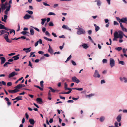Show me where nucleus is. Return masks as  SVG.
I'll return each mask as SVG.
<instances>
[{"instance_id":"1","label":"nucleus","mask_w":127,"mask_h":127,"mask_svg":"<svg viewBox=\"0 0 127 127\" xmlns=\"http://www.w3.org/2000/svg\"><path fill=\"white\" fill-rule=\"evenodd\" d=\"M123 32L121 31H119L118 32L115 31L114 34V38L113 39V40L114 41H117V39H122L123 37L122 34Z\"/></svg>"},{"instance_id":"2","label":"nucleus","mask_w":127,"mask_h":127,"mask_svg":"<svg viewBox=\"0 0 127 127\" xmlns=\"http://www.w3.org/2000/svg\"><path fill=\"white\" fill-rule=\"evenodd\" d=\"M4 38L5 39L6 42H7L10 43L12 42L11 40H15L16 39V37L14 38H11V39H9L8 37V35L6 34H4Z\"/></svg>"},{"instance_id":"3","label":"nucleus","mask_w":127,"mask_h":127,"mask_svg":"<svg viewBox=\"0 0 127 127\" xmlns=\"http://www.w3.org/2000/svg\"><path fill=\"white\" fill-rule=\"evenodd\" d=\"M8 4V3L6 2L5 3H1L0 4V6L2 12H3V11L5 10L6 8L7 5Z\"/></svg>"},{"instance_id":"4","label":"nucleus","mask_w":127,"mask_h":127,"mask_svg":"<svg viewBox=\"0 0 127 127\" xmlns=\"http://www.w3.org/2000/svg\"><path fill=\"white\" fill-rule=\"evenodd\" d=\"M79 30H78L77 32V34L79 35L85 34L86 33L85 31L82 28H80L79 26Z\"/></svg>"},{"instance_id":"5","label":"nucleus","mask_w":127,"mask_h":127,"mask_svg":"<svg viewBox=\"0 0 127 127\" xmlns=\"http://www.w3.org/2000/svg\"><path fill=\"white\" fill-rule=\"evenodd\" d=\"M110 65L111 68L113 67L115 65V61L112 58H110L109 59Z\"/></svg>"},{"instance_id":"6","label":"nucleus","mask_w":127,"mask_h":127,"mask_svg":"<svg viewBox=\"0 0 127 127\" xmlns=\"http://www.w3.org/2000/svg\"><path fill=\"white\" fill-rule=\"evenodd\" d=\"M72 80L73 82L78 84L80 81L76 77L74 76L72 77Z\"/></svg>"},{"instance_id":"7","label":"nucleus","mask_w":127,"mask_h":127,"mask_svg":"<svg viewBox=\"0 0 127 127\" xmlns=\"http://www.w3.org/2000/svg\"><path fill=\"white\" fill-rule=\"evenodd\" d=\"M93 76L95 78H99L100 77V75L99 74L97 70H95Z\"/></svg>"},{"instance_id":"8","label":"nucleus","mask_w":127,"mask_h":127,"mask_svg":"<svg viewBox=\"0 0 127 127\" xmlns=\"http://www.w3.org/2000/svg\"><path fill=\"white\" fill-rule=\"evenodd\" d=\"M121 23H124L126 24H127V18L126 17H123L121 19Z\"/></svg>"},{"instance_id":"9","label":"nucleus","mask_w":127,"mask_h":127,"mask_svg":"<svg viewBox=\"0 0 127 127\" xmlns=\"http://www.w3.org/2000/svg\"><path fill=\"white\" fill-rule=\"evenodd\" d=\"M62 28L63 29L68 30L70 31H71V29L69 28V27L67 25H64L62 26Z\"/></svg>"},{"instance_id":"10","label":"nucleus","mask_w":127,"mask_h":127,"mask_svg":"<svg viewBox=\"0 0 127 127\" xmlns=\"http://www.w3.org/2000/svg\"><path fill=\"white\" fill-rule=\"evenodd\" d=\"M122 115L121 114L118 115L116 118V120L118 122H120L121 119Z\"/></svg>"},{"instance_id":"11","label":"nucleus","mask_w":127,"mask_h":127,"mask_svg":"<svg viewBox=\"0 0 127 127\" xmlns=\"http://www.w3.org/2000/svg\"><path fill=\"white\" fill-rule=\"evenodd\" d=\"M0 59L1 60V64H4L6 61L4 57H0Z\"/></svg>"},{"instance_id":"12","label":"nucleus","mask_w":127,"mask_h":127,"mask_svg":"<svg viewBox=\"0 0 127 127\" xmlns=\"http://www.w3.org/2000/svg\"><path fill=\"white\" fill-rule=\"evenodd\" d=\"M31 17L30 15H29L27 14H26L23 17V18L25 19H30Z\"/></svg>"},{"instance_id":"13","label":"nucleus","mask_w":127,"mask_h":127,"mask_svg":"<svg viewBox=\"0 0 127 127\" xmlns=\"http://www.w3.org/2000/svg\"><path fill=\"white\" fill-rule=\"evenodd\" d=\"M19 54H18L17 55L15 56L12 57V59H14L13 60L16 61L19 58Z\"/></svg>"},{"instance_id":"14","label":"nucleus","mask_w":127,"mask_h":127,"mask_svg":"<svg viewBox=\"0 0 127 127\" xmlns=\"http://www.w3.org/2000/svg\"><path fill=\"white\" fill-rule=\"evenodd\" d=\"M8 91L9 93H15L17 92H18V91H16V89H15L13 90H8Z\"/></svg>"},{"instance_id":"15","label":"nucleus","mask_w":127,"mask_h":127,"mask_svg":"<svg viewBox=\"0 0 127 127\" xmlns=\"http://www.w3.org/2000/svg\"><path fill=\"white\" fill-rule=\"evenodd\" d=\"M48 45H49V48L48 49V51L50 53H51V54L52 53H53V49H52V48L50 46L49 44Z\"/></svg>"},{"instance_id":"16","label":"nucleus","mask_w":127,"mask_h":127,"mask_svg":"<svg viewBox=\"0 0 127 127\" xmlns=\"http://www.w3.org/2000/svg\"><path fill=\"white\" fill-rule=\"evenodd\" d=\"M105 119V117L104 116H101L99 118V121L101 122H102L104 121Z\"/></svg>"},{"instance_id":"17","label":"nucleus","mask_w":127,"mask_h":127,"mask_svg":"<svg viewBox=\"0 0 127 127\" xmlns=\"http://www.w3.org/2000/svg\"><path fill=\"white\" fill-rule=\"evenodd\" d=\"M94 26L95 27V31L96 32L98 31L99 30V29H100L99 27V26H97L96 25V24H94Z\"/></svg>"},{"instance_id":"18","label":"nucleus","mask_w":127,"mask_h":127,"mask_svg":"<svg viewBox=\"0 0 127 127\" xmlns=\"http://www.w3.org/2000/svg\"><path fill=\"white\" fill-rule=\"evenodd\" d=\"M95 2H97V5L98 6H100L101 4V2L99 0H96Z\"/></svg>"},{"instance_id":"19","label":"nucleus","mask_w":127,"mask_h":127,"mask_svg":"<svg viewBox=\"0 0 127 127\" xmlns=\"http://www.w3.org/2000/svg\"><path fill=\"white\" fill-rule=\"evenodd\" d=\"M36 101L39 103H41V102H42V99L40 98H37L36 99Z\"/></svg>"},{"instance_id":"20","label":"nucleus","mask_w":127,"mask_h":127,"mask_svg":"<svg viewBox=\"0 0 127 127\" xmlns=\"http://www.w3.org/2000/svg\"><path fill=\"white\" fill-rule=\"evenodd\" d=\"M48 88L50 90L51 92L53 93H55L56 91H57V92L59 91L58 90H56L53 89L51 87H49Z\"/></svg>"},{"instance_id":"21","label":"nucleus","mask_w":127,"mask_h":127,"mask_svg":"<svg viewBox=\"0 0 127 127\" xmlns=\"http://www.w3.org/2000/svg\"><path fill=\"white\" fill-rule=\"evenodd\" d=\"M29 122L31 125H34L35 123L34 120L32 119H30Z\"/></svg>"},{"instance_id":"22","label":"nucleus","mask_w":127,"mask_h":127,"mask_svg":"<svg viewBox=\"0 0 127 127\" xmlns=\"http://www.w3.org/2000/svg\"><path fill=\"white\" fill-rule=\"evenodd\" d=\"M14 88L16 89V91L18 90L19 92V89H20L21 88L20 84L18 85L15 87Z\"/></svg>"},{"instance_id":"23","label":"nucleus","mask_w":127,"mask_h":127,"mask_svg":"<svg viewBox=\"0 0 127 127\" xmlns=\"http://www.w3.org/2000/svg\"><path fill=\"white\" fill-rule=\"evenodd\" d=\"M14 76V72H12L8 75V78H10Z\"/></svg>"},{"instance_id":"24","label":"nucleus","mask_w":127,"mask_h":127,"mask_svg":"<svg viewBox=\"0 0 127 127\" xmlns=\"http://www.w3.org/2000/svg\"><path fill=\"white\" fill-rule=\"evenodd\" d=\"M22 97V96H19L18 97H16V98H15L14 99H12L13 100H15L16 99L18 100H22V99L21 98H19V97Z\"/></svg>"},{"instance_id":"25","label":"nucleus","mask_w":127,"mask_h":127,"mask_svg":"<svg viewBox=\"0 0 127 127\" xmlns=\"http://www.w3.org/2000/svg\"><path fill=\"white\" fill-rule=\"evenodd\" d=\"M6 9L4 12V13L6 15H8V11H10V8L6 7Z\"/></svg>"},{"instance_id":"26","label":"nucleus","mask_w":127,"mask_h":127,"mask_svg":"<svg viewBox=\"0 0 127 127\" xmlns=\"http://www.w3.org/2000/svg\"><path fill=\"white\" fill-rule=\"evenodd\" d=\"M30 32L31 35H32L34 34V30L32 28L30 29Z\"/></svg>"},{"instance_id":"27","label":"nucleus","mask_w":127,"mask_h":127,"mask_svg":"<svg viewBox=\"0 0 127 127\" xmlns=\"http://www.w3.org/2000/svg\"><path fill=\"white\" fill-rule=\"evenodd\" d=\"M1 34H0V35L1 36L3 34L6 33V31L4 30H1L0 31Z\"/></svg>"},{"instance_id":"28","label":"nucleus","mask_w":127,"mask_h":127,"mask_svg":"<svg viewBox=\"0 0 127 127\" xmlns=\"http://www.w3.org/2000/svg\"><path fill=\"white\" fill-rule=\"evenodd\" d=\"M41 20L42 21L41 24L42 25H43L44 24L45 22L46 21V19L45 18L42 19H41Z\"/></svg>"},{"instance_id":"29","label":"nucleus","mask_w":127,"mask_h":127,"mask_svg":"<svg viewBox=\"0 0 127 127\" xmlns=\"http://www.w3.org/2000/svg\"><path fill=\"white\" fill-rule=\"evenodd\" d=\"M82 46L85 49H87L88 47V46L86 44H83Z\"/></svg>"},{"instance_id":"30","label":"nucleus","mask_w":127,"mask_h":127,"mask_svg":"<svg viewBox=\"0 0 127 127\" xmlns=\"http://www.w3.org/2000/svg\"><path fill=\"white\" fill-rule=\"evenodd\" d=\"M43 38L45 39L47 41H52V40L51 39L49 38H48L45 36Z\"/></svg>"},{"instance_id":"31","label":"nucleus","mask_w":127,"mask_h":127,"mask_svg":"<svg viewBox=\"0 0 127 127\" xmlns=\"http://www.w3.org/2000/svg\"><path fill=\"white\" fill-rule=\"evenodd\" d=\"M115 49L117 51H120L122 50V48L121 47H118L116 48H115Z\"/></svg>"},{"instance_id":"32","label":"nucleus","mask_w":127,"mask_h":127,"mask_svg":"<svg viewBox=\"0 0 127 127\" xmlns=\"http://www.w3.org/2000/svg\"><path fill=\"white\" fill-rule=\"evenodd\" d=\"M5 26L3 25L0 24V29H4L5 28Z\"/></svg>"},{"instance_id":"33","label":"nucleus","mask_w":127,"mask_h":127,"mask_svg":"<svg viewBox=\"0 0 127 127\" xmlns=\"http://www.w3.org/2000/svg\"><path fill=\"white\" fill-rule=\"evenodd\" d=\"M94 95V94H91L89 95H86V97H91L92 96H93Z\"/></svg>"},{"instance_id":"34","label":"nucleus","mask_w":127,"mask_h":127,"mask_svg":"<svg viewBox=\"0 0 127 127\" xmlns=\"http://www.w3.org/2000/svg\"><path fill=\"white\" fill-rule=\"evenodd\" d=\"M31 27L32 28H33L35 30H36V31H37L38 32H39L40 31L39 29L36 28L34 27H33L32 26H31Z\"/></svg>"},{"instance_id":"35","label":"nucleus","mask_w":127,"mask_h":127,"mask_svg":"<svg viewBox=\"0 0 127 127\" xmlns=\"http://www.w3.org/2000/svg\"><path fill=\"white\" fill-rule=\"evenodd\" d=\"M119 64L122 65H124L125 64L124 62L123 61H119Z\"/></svg>"},{"instance_id":"36","label":"nucleus","mask_w":127,"mask_h":127,"mask_svg":"<svg viewBox=\"0 0 127 127\" xmlns=\"http://www.w3.org/2000/svg\"><path fill=\"white\" fill-rule=\"evenodd\" d=\"M49 15H56L55 13H54L53 12H49V13L48 14Z\"/></svg>"},{"instance_id":"37","label":"nucleus","mask_w":127,"mask_h":127,"mask_svg":"<svg viewBox=\"0 0 127 127\" xmlns=\"http://www.w3.org/2000/svg\"><path fill=\"white\" fill-rule=\"evenodd\" d=\"M26 12L30 14H32L33 13V12L31 11L27 10L26 11Z\"/></svg>"},{"instance_id":"38","label":"nucleus","mask_w":127,"mask_h":127,"mask_svg":"<svg viewBox=\"0 0 127 127\" xmlns=\"http://www.w3.org/2000/svg\"><path fill=\"white\" fill-rule=\"evenodd\" d=\"M121 29L123 31L126 32H127V29L126 28H125L124 27L122 28Z\"/></svg>"},{"instance_id":"39","label":"nucleus","mask_w":127,"mask_h":127,"mask_svg":"<svg viewBox=\"0 0 127 127\" xmlns=\"http://www.w3.org/2000/svg\"><path fill=\"white\" fill-rule=\"evenodd\" d=\"M49 25L50 26H53L54 24L52 22H50L49 23Z\"/></svg>"},{"instance_id":"40","label":"nucleus","mask_w":127,"mask_h":127,"mask_svg":"<svg viewBox=\"0 0 127 127\" xmlns=\"http://www.w3.org/2000/svg\"><path fill=\"white\" fill-rule=\"evenodd\" d=\"M71 63H72V64L73 65H76V63L73 61L71 60Z\"/></svg>"},{"instance_id":"41","label":"nucleus","mask_w":127,"mask_h":127,"mask_svg":"<svg viewBox=\"0 0 127 127\" xmlns=\"http://www.w3.org/2000/svg\"><path fill=\"white\" fill-rule=\"evenodd\" d=\"M44 83L43 81H40V85L41 87H43V83Z\"/></svg>"},{"instance_id":"42","label":"nucleus","mask_w":127,"mask_h":127,"mask_svg":"<svg viewBox=\"0 0 127 127\" xmlns=\"http://www.w3.org/2000/svg\"><path fill=\"white\" fill-rule=\"evenodd\" d=\"M10 31V33H12V32H13V33H14V34H15V32L14 30H11Z\"/></svg>"},{"instance_id":"43","label":"nucleus","mask_w":127,"mask_h":127,"mask_svg":"<svg viewBox=\"0 0 127 127\" xmlns=\"http://www.w3.org/2000/svg\"><path fill=\"white\" fill-rule=\"evenodd\" d=\"M102 61L103 63H107V60L106 59H104Z\"/></svg>"},{"instance_id":"44","label":"nucleus","mask_w":127,"mask_h":127,"mask_svg":"<svg viewBox=\"0 0 127 127\" xmlns=\"http://www.w3.org/2000/svg\"><path fill=\"white\" fill-rule=\"evenodd\" d=\"M30 47L27 48V49H27V50H26V52L27 53L30 52L31 51V50L30 49Z\"/></svg>"},{"instance_id":"45","label":"nucleus","mask_w":127,"mask_h":127,"mask_svg":"<svg viewBox=\"0 0 127 127\" xmlns=\"http://www.w3.org/2000/svg\"><path fill=\"white\" fill-rule=\"evenodd\" d=\"M72 56L71 55H70L67 58L66 60V61H69L71 58Z\"/></svg>"},{"instance_id":"46","label":"nucleus","mask_w":127,"mask_h":127,"mask_svg":"<svg viewBox=\"0 0 127 127\" xmlns=\"http://www.w3.org/2000/svg\"><path fill=\"white\" fill-rule=\"evenodd\" d=\"M117 20L119 21V23L121 22V19H120V18L118 17H116Z\"/></svg>"},{"instance_id":"47","label":"nucleus","mask_w":127,"mask_h":127,"mask_svg":"<svg viewBox=\"0 0 127 127\" xmlns=\"http://www.w3.org/2000/svg\"><path fill=\"white\" fill-rule=\"evenodd\" d=\"M45 34L46 35H48V36H50V35L48 31H46L45 32Z\"/></svg>"},{"instance_id":"48","label":"nucleus","mask_w":127,"mask_h":127,"mask_svg":"<svg viewBox=\"0 0 127 127\" xmlns=\"http://www.w3.org/2000/svg\"><path fill=\"white\" fill-rule=\"evenodd\" d=\"M58 6V4H54L53 7L54 8H56V7Z\"/></svg>"},{"instance_id":"49","label":"nucleus","mask_w":127,"mask_h":127,"mask_svg":"<svg viewBox=\"0 0 127 127\" xmlns=\"http://www.w3.org/2000/svg\"><path fill=\"white\" fill-rule=\"evenodd\" d=\"M64 89L65 90H67V85L66 83H64Z\"/></svg>"},{"instance_id":"50","label":"nucleus","mask_w":127,"mask_h":127,"mask_svg":"<svg viewBox=\"0 0 127 127\" xmlns=\"http://www.w3.org/2000/svg\"><path fill=\"white\" fill-rule=\"evenodd\" d=\"M67 90H69V91L67 92H69V94L72 91V89L69 88H67Z\"/></svg>"},{"instance_id":"51","label":"nucleus","mask_w":127,"mask_h":127,"mask_svg":"<svg viewBox=\"0 0 127 127\" xmlns=\"http://www.w3.org/2000/svg\"><path fill=\"white\" fill-rule=\"evenodd\" d=\"M12 84L11 82H9L7 83V86H10Z\"/></svg>"},{"instance_id":"52","label":"nucleus","mask_w":127,"mask_h":127,"mask_svg":"<svg viewBox=\"0 0 127 127\" xmlns=\"http://www.w3.org/2000/svg\"><path fill=\"white\" fill-rule=\"evenodd\" d=\"M42 3H43V4L45 6H50V5L47 4V3H45V2H43Z\"/></svg>"},{"instance_id":"53","label":"nucleus","mask_w":127,"mask_h":127,"mask_svg":"<svg viewBox=\"0 0 127 127\" xmlns=\"http://www.w3.org/2000/svg\"><path fill=\"white\" fill-rule=\"evenodd\" d=\"M114 125L115 127H119L118 126V123L117 122L115 123Z\"/></svg>"},{"instance_id":"54","label":"nucleus","mask_w":127,"mask_h":127,"mask_svg":"<svg viewBox=\"0 0 127 127\" xmlns=\"http://www.w3.org/2000/svg\"><path fill=\"white\" fill-rule=\"evenodd\" d=\"M64 43H63V45L62 46H60L59 47L60 49L62 50L64 46Z\"/></svg>"},{"instance_id":"55","label":"nucleus","mask_w":127,"mask_h":127,"mask_svg":"<svg viewBox=\"0 0 127 127\" xmlns=\"http://www.w3.org/2000/svg\"><path fill=\"white\" fill-rule=\"evenodd\" d=\"M16 54V53H11L10 54H8V56H13L15 55Z\"/></svg>"},{"instance_id":"56","label":"nucleus","mask_w":127,"mask_h":127,"mask_svg":"<svg viewBox=\"0 0 127 127\" xmlns=\"http://www.w3.org/2000/svg\"><path fill=\"white\" fill-rule=\"evenodd\" d=\"M7 16L5 14V15H4V20H5L6 21L7 20Z\"/></svg>"},{"instance_id":"57","label":"nucleus","mask_w":127,"mask_h":127,"mask_svg":"<svg viewBox=\"0 0 127 127\" xmlns=\"http://www.w3.org/2000/svg\"><path fill=\"white\" fill-rule=\"evenodd\" d=\"M25 116H26V118H27V119H28L29 118V116L28 115V114L27 113H26L25 114Z\"/></svg>"},{"instance_id":"58","label":"nucleus","mask_w":127,"mask_h":127,"mask_svg":"<svg viewBox=\"0 0 127 127\" xmlns=\"http://www.w3.org/2000/svg\"><path fill=\"white\" fill-rule=\"evenodd\" d=\"M124 82L125 83H127V78L125 77H124Z\"/></svg>"},{"instance_id":"59","label":"nucleus","mask_w":127,"mask_h":127,"mask_svg":"<svg viewBox=\"0 0 127 127\" xmlns=\"http://www.w3.org/2000/svg\"><path fill=\"white\" fill-rule=\"evenodd\" d=\"M92 31L91 30H89L88 31V33L89 35H90L92 33Z\"/></svg>"},{"instance_id":"60","label":"nucleus","mask_w":127,"mask_h":127,"mask_svg":"<svg viewBox=\"0 0 127 127\" xmlns=\"http://www.w3.org/2000/svg\"><path fill=\"white\" fill-rule=\"evenodd\" d=\"M13 59H12V58L11 59H10L8 60L7 61L8 62H12L13 61Z\"/></svg>"},{"instance_id":"61","label":"nucleus","mask_w":127,"mask_h":127,"mask_svg":"<svg viewBox=\"0 0 127 127\" xmlns=\"http://www.w3.org/2000/svg\"><path fill=\"white\" fill-rule=\"evenodd\" d=\"M52 35L54 37H57V36L56 35V34L54 32H52Z\"/></svg>"},{"instance_id":"62","label":"nucleus","mask_w":127,"mask_h":127,"mask_svg":"<svg viewBox=\"0 0 127 127\" xmlns=\"http://www.w3.org/2000/svg\"><path fill=\"white\" fill-rule=\"evenodd\" d=\"M46 29L45 27H43L42 28V31L43 32H45Z\"/></svg>"},{"instance_id":"63","label":"nucleus","mask_w":127,"mask_h":127,"mask_svg":"<svg viewBox=\"0 0 127 127\" xmlns=\"http://www.w3.org/2000/svg\"><path fill=\"white\" fill-rule=\"evenodd\" d=\"M100 83L101 84L103 83H105V80H102L101 81Z\"/></svg>"},{"instance_id":"64","label":"nucleus","mask_w":127,"mask_h":127,"mask_svg":"<svg viewBox=\"0 0 127 127\" xmlns=\"http://www.w3.org/2000/svg\"><path fill=\"white\" fill-rule=\"evenodd\" d=\"M38 53L39 54H43L44 53V52L42 51H40L38 52Z\"/></svg>"}]
</instances>
